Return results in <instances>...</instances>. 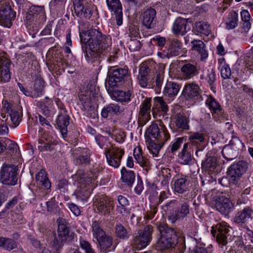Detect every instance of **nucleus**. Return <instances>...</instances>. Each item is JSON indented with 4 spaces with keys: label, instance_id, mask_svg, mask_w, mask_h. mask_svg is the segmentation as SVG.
Returning <instances> with one entry per match:
<instances>
[{
    "label": "nucleus",
    "instance_id": "obj_1",
    "mask_svg": "<svg viewBox=\"0 0 253 253\" xmlns=\"http://www.w3.org/2000/svg\"><path fill=\"white\" fill-rule=\"evenodd\" d=\"M81 42L84 43L83 51L87 60L104 55L111 45V38L95 29L83 31L80 34Z\"/></svg>",
    "mask_w": 253,
    "mask_h": 253
},
{
    "label": "nucleus",
    "instance_id": "obj_2",
    "mask_svg": "<svg viewBox=\"0 0 253 253\" xmlns=\"http://www.w3.org/2000/svg\"><path fill=\"white\" fill-rule=\"evenodd\" d=\"M73 178L80 184L75 193L76 198L82 201H86L94 188L92 184L94 180L93 174L88 172L85 173L83 170L80 169L73 176Z\"/></svg>",
    "mask_w": 253,
    "mask_h": 253
},
{
    "label": "nucleus",
    "instance_id": "obj_3",
    "mask_svg": "<svg viewBox=\"0 0 253 253\" xmlns=\"http://www.w3.org/2000/svg\"><path fill=\"white\" fill-rule=\"evenodd\" d=\"M157 227L160 233V237L157 242V247L163 250L174 248L178 243V237L176 231L164 223H159Z\"/></svg>",
    "mask_w": 253,
    "mask_h": 253
},
{
    "label": "nucleus",
    "instance_id": "obj_4",
    "mask_svg": "<svg viewBox=\"0 0 253 253\" xmlns=\"http://www.w3.org/2000/svg\"><path fill=\"white\" fill-rule=\"evenodd\" d=\"M249 167L248 163L244 160L239 161L232 164L227 169V177H222L219 183L224 186L228 180L229 185H236L243 175L247 171Z\"/></svg>",
    "mask_w": 253,
    "mask_h": 253
},
{
    "label": "nucleus",
    "instance_id": "obj_5",
    "mask_svg": "<svg viewBox=\"0 0 253 253\" xmlns=\"http://www.w3.org/2000/svg\"><path fill=\"white\" fill-rule=\"evenodd\" d=\"M3 108L8 113L5 119L9 126L14 127L18 126L22 117L21 107L6 100L3 103Z\"/></svg>",
    "mask_w": 253,
    "mask_h": 253
},
{
    "label": "nucleus",
    "instance_id": "obj_6",
    "mask_svg": "<svg viewBox=\"0 0 253 253\" xmlns=\"http://www.w3.org/2000/svg\"><path fill=\"white\" fill-rule=\"evenodd\" d=\"M153 228L152 225H148L143 229L138 230L134 237L132 242L133 248L140 250L147 247L152 240Z\"/></svg>",
    "mask_w": 253,
    "mask_h": 253
},
{
    "label": "nucleus",
    "instance_id": "obj_7",
    "mask_svg": "<svg viewBox=\"0 0 253 253\" xmlns=\"http://www.w3.org/2000/svg\"><path fill=\"white\" fill-rule=\"evenodd\" d=\"M17 170L15 165L4 164L0 171L1 183L7 185H16L18 180Z\"/></svg>",
    "mask_w": 253,
    "mask_h": 253
},
{
    "label": "nucleus",
    "instance_id": "obj_8",
    "mask_svg": "<svg viewBox=\"0 0 253 253\" xmlns=\"http://www.w3.org/2000/svg\"><path fill=\"white\" fill-rule=\"evenodd\" d=\"M145 135L146 139H155L158 142L167 141L170 138V134L167 128L165 126H162L160 129L156 123L152 124L147 128Z\"/></svg>",
    "mask_w": 253,
    "mask_h": 253
},
{
    "label": "nucleus",
    "instance_id": "obj_9",
    "mask_svg": "<svg viewBox=\"0 0 253 253\" xmlns=\"http://www.w3.org/2000/svg\"><path fill=\"white\" fill-rule=\"evenodd\" d=\"M104 154L108 165L114 168H118L121 165L125 150L121 147L114 146L111 148H106Z\"/></svg>",
    "mask_w": 253,
    "mask_h": 253
},
{
    "label": "nucleus",
    "instance_id": "obj_10",
    "mask_svg": "<svg viewBox=\"0 0 253 253\" xmlns=\"http://www.w3.org/2000/svg\"><path fill=\"white\" fill-rule=\"evenodd\" d=\"M11 61L6 53H0V83H8L11 78Z\"/></svg>",
    "mask_w": 253,
    "mask_h": 253
},
{
    "label": "nucleus",
    "instance_id": "obj_11",
    "mask_svg": "<svg viewBox=\"0 0 253 253\" xmlns=\"http://www.w3.org/2000/svg\"><path fill=\"white\" fill-rule=\"evenodd\" d=\"M58 224V238L62 241H70L74 238V233L70 229L69 223L64 218L59 217L56 220Z\"/></svg>",
    "mask_w": 253,
    "mask_h": 253
},
{
    "label": "nucleus",
    "instance_id": "obj_12",
    "mask_svg": "<svg viewBox=\"0 0 253 253\" xmlns=\"http://www.w3.org/2000/svg\"><path fill=\"white\" fill-rule=\"evenodd\" d=\"M214 206L217 211L224 215H227L234 208L231 201L224 196L216 197L214 201Z\"/></svg>",
    "mask_w": 253,
    "mask_h": 253
},
{
    "label": "nucleus",
    "instance_id": "obj_13",
    "mask_svg": "<svg viewBox=\"0 0 253 253\" xmlns=\"http://www.w3.org/2000/svg\"><path fill=\"white\" fill-rule=\"evenodd\" d=\"M74 164L84 167L90 163V151L87 148H78L72 153Z\"/></svg>",
    "mask_w": 253,
    "mask_h": 253
},
{
    "label": "nucleus",
    "instance_id": "obj_14",
    "mask_svg": "<svg viewBox=\"0 0 253 253\" xmlns=\"http://www.w3.org/2000/svg\"><path fill=\"white\" fill-rule=\"evenodd\" d=\"M94 205L101 213L109 214L114 207V202L106 195H101L96 198Z\"/></svg>",
    "mask_w": 253,
    "mask_h": 253
},
{
    "label": "nucleus",
    "instance_id": "obj_15",
    "mask_svg": "<svg viewBox=\"0 0 253 253\" xmlns=\"http://www.w3.org/2000/svg\"><path fill=\"white\" fill-rule=\"evenodd\" d=\"M86 0H73V6L76 16L81 19H89L91 11L88 8Z\"/></svg>",
    "mask_w": 253,
    "mask_h": 253
},
{
    "label": "nucleus",
    "instance_id": "obj_16",
    "mask_svg": "<svg viewBox=\"0 0 253 253\" xmlns=\"http://www.w3.org/2000/svg\"><path fill=\"white\" fill-rule=\"evenodd\" d=\"M16 12L12 10L9 5L2 7L0 9V25L9 28L12 25V21L14 20Z\"/></svg>",
    "mask_w": 253,
    "mask_h": 253
},
{
    "label": "nucleus",
    "instance_id": "obj_17",
    "mask_svg": "<svg viewBox=\"0 0 253 253\" xmlns=\"http://www.w3.org/2000/svg\"><path fill=\"white\" fill-rule=\"evenodd\" d=\"M128 74L127 70L118 68L113 71L108 79V84L111 87L118 86L122 84L125 77Z\"/></svg>",
    "mask_w": 253,
    "mask_h": 253
},
{
    "label": "nucleus",
    "instance_id": "obj_18",
    "mask_svg": "<svg viewBox=\"0 0 253 253\" xmlns=\"http://www.w3.org/2000/svg\"><path fill=\"white\" fill-rule=\"evenodd\" d=\"M180 73L184 80H190L199 74V68L196 63L185 62L181 65Z\"/></svg>",
    "mask_w": 253,
    "mask_h": 253
},
{
    "label": "nucleus",
    "instance_id": "obj_19",
    "mask_svg": "<svg viewBox=\"0 0 253 253\" xmlns=\"http://www.w3.org/2000/svg\"><path fill=\"white\" fill-rule=\"evenodd\" d=\"M229 230L227 223L222 222L217 224L215 227H212L211 234L216 237L217 241L223 245L226 243L227 234Z\"/></svg>",
    "mask_w": 253,
    "mask_h": 253
},
{
    "label": "nucleus",
    "instance_id": "obj_20",
    "mask_svg": "<svg viewBox=\"0 0 253 253\" xmlns=\"http://www.w3.org/2000/svg\"><path fill=\"white\" fill-rule=\"evenodd\" d=\"M182 43L177 39H172L169 41V47L167 53L158 52V55L161 58H169L179 55L181 53Z\"/></svg>",
    "mask_w": 253,
    "mask_h": 253
},
{
    "label": "nucleus",
    "instance_id": "obj_21",
    "mask_svg": "<svg viewBox=\"0 0 253 253\" xmlns=\"http://www.w3.org/2000/svg\"><path fill=\"white\" fill-rule=\"evenodd\" d=\"M151 98L146 97L141 104L138 118L141 124H145L151 119Z\"/></svg>",
    "mask_w": 253,
    "mask_h": 253
},
{
    "label": "nucleus",
    "instance_id": "obj_22",
    "mask_svg": "<svg viewBox=\"0 0 253 253\" xmlns=\"http://www.w3.org/2000/svg\"><path fill=\"white\" fill-rule=\"evenodd\" d=\"M190 213V206L188 203L182 204L173 213L169 216V219L172 223H175L178 219H183Z\"/></svg>",
    "mask_w": 253,
    "mask_h": 253
},
{
    "label": "nucleus",
    "instance_id": "obj_23",
    "mask_svg": "<svg viewBox=\"0 0 253 253\" xmlns=\"http://www.w3.org/2000/svg\"><path fill=\"white\" fill-rule=\"evenodd\" d=\"M201 93L200 86L195 82L186 84L182 91V95L186 99L198 96Z\"/></svg>",
    "mask_w": 253,
    "mask_h": 253
},
{
    "label": "nucleus",
    "instance_id": "obj_24",
    "mask_svg": "<svg viewBox=\"0 0 253 253\" xmlns=\"http://www.w3.org/2000/svg\"><path fill=\"white\" fill-rule=\"evenodd\" d=\"M101 252L106 253L114 250L116 246L113 245V238L112 236L106 234L97 241Z\"/></svg>",
    "mask_w": 253,
    "mask_h": 253
},
{
    "label": "nucleus",
    "instance_id": "obj_25",
    "mask_svg": "<svg viewBox=\"0 0 253 253\" xmlns=\"http://www.w3.org/2000/svg\"><path fill=\"white\" fill-rule=\"evenodd\" d=\"M69 117L66 114L64 110H63L58 115L57 125L64 138L67 136V126L69 124Z\"/></svg>",
    "mask_w": 253,
    "mask_h": 253
},
{
    "label": "nucleus",
    "instance_id": "obj_26",
    "mask_svg": "<svg viewBox=\"0 0 253 253\" xmlns=\"http://www.w3.org/2000/svg\"><path fill=\"white\" fill-rule=\"evenodd\" d=\"M133 156L136 162L146 171H148L150 168V162L143 156L142 150L140 146H137L134 149Z\"/></svg>",
    "mask_w": 253,
    "mask_h": 253
},
{
    "label": "nucleus",
    "instance_id": "obj_27",
    "mask_svg": "<svg viewBox=\"0 0 253 253\" xmlns=\"http://www.w3.org/2000/svg\"><path fill=\"white\" fill-rule=\"evenodd\" d=\"M109 93L113 100L120 102H127L130 100L131 94L119 89H109Z\"/></svg>",
    "mask_w": 253,
    "mask_h": 253
},
{
    "label": "nucleus",
    "instance_id": "obj_28",
    "mask_svg": "<svg viewBox=\"0 0 253 253\" xmlns=\"http://www.w3.org/2000/svg\"><path fill=\"white\" fill-rule=\"evenodd\" d=\"M189 184V178L186 175L178 176L174 183V191L178 193L182 194L188 190Z\"/></svg>",
    "mask_w": 253,
    "mask_h": 253
},
{
    "label": "nucleus",
    "instance_id": "obj_29",
    "mask_svg": "<svg viewBox=\"0 0 253 253\" xmlns=\"http://www.w3.org/2000/svg\"><path fill=\"white\" fill-rule=\"evenodd\" d=\"M180 87L179 84L168 82L165 86L163 94L170 99H173L178 93Z\"/></svg>",
    "mask_w": 253,
    "mask_h": 253
},
{
    "label": "nucleus",
    "instance_id": "obj_30",
    "mask_svg": "<svg viewBox=\"0 0 253 253\" xmlns=\"http://www.w3.org/2000/svg\"><path fill=\"white\" fill-rule=\"evenodd\" d=\"M206 104L209 108L214 118L216 116H222L223 111L219 103L211 96H209L206 101Z\"/></svg>",
    "mask_w": 253,
    "mask_h": 253
},
{
    "label": "nucleus",
    "instance_id": "obj_31",
    "mask_svg": "<svg viewBox=\"0 0 253 253\" xmlns=\"http://www.w3.org/2000/svg\"><path fill=\"white\" fill-rule=\"evenodd\" d=\"M156 14V11L153 8L147 9L142 14V24L147 29H151L154 27Z\"/></svg>",
    "mask_w": 253,
    "mask_h": 253
},
{
    "label": "nucleus",
    "instance_id": "obj_32",
    "mask_svg": "<svg viewBox=\"0 0 253 253\" xmlns=\"http://www.w3.org/2000/svg\"><path fill=\"white\" fill-rule=\"evenodd\" d=\"M187 20L184 18H177L173 24L172 29L175 35H184L189 30L187 29Z\"/></svg>",
    "mask_w": 253,
    "mask_h": 253
},
{
    "label": "nucleus",
    "instance_id": "obj_33",
    "mask_svg": "<svg viewBox=\"0 0 253 253\" xmlns=\"http://www.w3.org/2000/svg\"><path fill=\"white\" fill-rule=\"evenodd\" d=\"M175 126L183 130H188L190 128L189 119L184 114L177 113L174 116Z\"/></svg>",
    "mask_w": 253,
    "mask_h": 253
},
{
    "label": "nucleus",
    "instance_id": "obj_34",
    "mask_svg": "<svg viewBox=\"0 0 253 253\" xmlns=\"http://www.w3.org/2000/svg\"><path fill=\"white\" fill-rule=\"evenodd\" d=\"M150 71V69L145 64L141 65L139 68L137 80L139 84L142 87H145L148 84Z\"/></svg>",
    "mask_w": 253,
    "mask_h": 253
},
{
    "label": "nucleus",
    "instance_id": "obj_35",
    "mask_svg": "<svg viewBox=\"0 0 253 253\" xmlns=\"http://www.w3.org/2000/svg\"><path fill=\"white\" fill-rule=\"evenodd\" d=\"M122 112L120 106L117 104L111 103L103 108L101 111V116L107 118L109 116L118 115Z\"/></svg>",
    "mask_w": 253,
    "mask_h": 253
},
{
    "label": "nucleus",
    "instance_id": "obj_36",
    "mask_svg": "<svg viewBox=\"0 0 253 253\" xmlns=\"http://www.w3.org/2000/svg\"><path fill=\"white\" fill-rule=\"evenodd\" d=\"M191 43L192 44V49L200 55L201 60L208 57V51L205 48V44L201 40H194L191 42Z\"/></svg>",
    "mask_w": 253,
    "mask_h": 253
},
{
    "label": "nucleus",
    "instance_id": "obj_37",
    "mask_svg": "<svg viewBox=\"0 0 253 253\" xmlns=\"http://www.w3.org/2000/svg\"><path fill=\"white\" fill-rule=\"evenodd\" d=\"M91 95L90 91H86L85 93L82 92L79 95V99L82 102L84 108L87 111L94 110V107L91 101Z\"/></svg>",
    "mask_w": 253,
    "mask_h": 253
},
{
    "label": "nucleus",
    "instance_id": "obj_38",
    "mask_svg": "<svg viewBox=\"0 0 253 253\" xmlns=\"http://www.w3.org/2000/svg\"><path fill=\"white\" fill-rule=\"evenodd\" d=\"M189 144L184 143L181 151L178 154L179 162L182 165H190L192 161V156L190 152L187 151Z\"/></svg>",
    "mask_w": 253,
    "mask_h": 253
},
{
    "label": "nucleus",
    "instance_id": "obj_39",
    "mask_svg": "<svg viewBox=\"0 0 253 253\" xmlns=\"http://www.w3.org/2000/svg\"><path fill=\"white\" fill-rule=\"evenodd\" d=\"M253 214L252 209L249 207H246L240 213L237 214L234 218V221L238 224L246 222L249 219L252 217Z\"/></svg>",
    "mask_w": 253,
    "mask_h": 253
},
{
    "label": "nucleus",
    "instance_id": "obj_40",
    "mask_svg": "<svg viewBox=\"0 0 253 253\" xmlns=\"http://www.w3.org/2000/svg\"><path fill=\"white\" fill-rule=\"evenodd\" d=\"M168 110V106L162 97L157 96L154 98V104L152 109L153 113L161 111L163 113H167Z\"/></svg>",
    "mask_w": 253,
    "mask_h": 253
},
{
    "label": "nucleus",
    "instance_id": "obj_41",
    "mask_svg": "<svg viewBox=\"0 0 253 253\" xmlns=\"http://www.w3.org/2000/svg\"><path fill=\"white\" fill-rule=\"evenodd\" d=\"M36 179L38 183L41 185L45 190H48L50 188L51 183L44 170L41 169L37 173Z\"/></svg>",
    "mask_w": 253,
    "mask_h": 253
},
{
    "label": "nucleus",
    "instance_id": "obj_42",
    "mask_svg": "<svg viewBox=\"0 0 253 253\" xmlns=\"http://www.w3.org/2000/svg\"><path fill=\"white\" fill-rule=\"evenodd\" d=\"M146 142L147 147L150 153L153 154V156L156 157L158 155L160 150L166 141H162L161 142H158L159 143L157 144L152 140L146 139Z\"/></svg>",
    "mask_w": 253,
    "mask_h": 253
},
{
    "label": "nucleus",
    "instance_id": "obj_43",
    "mask_svg": "<svg viewBox=\"0 0 253 253\" xmlns=\"http://www.w3.org/2000/svg\"><path fill=\"white\" fill-rule=\"evenodd\" d=\"M91 232L93 238L95 239L96 241L106 234V232L101 227L100 223L96 220L92 222Z\"/></svg>",
    "mask_w": 253,
    "mask_h": 253
},
{
    "label": "nucleus",
    "instance_id": "obj_44",
    "mask_svg": "<svg viewBox=\"0 0 253 253\" xmlns=\"http://www.w3.org/2000/svg\"><path fill=\"white\" fill-rule=\"evenodd\" d=\"M122 179L123 182L129 186H131L135 180V174L132 170H127L123 167L121 170Z\"/></svg>",
    "mask_w": 253,
    "mask_h": 253
},
{
    "label": "nucleus",
    "instance_id": "obj_45",
    "mask_svg": "<svg viewBox=\"0 0 253 253\" xmlns=\"http://www.w3.org/2000/svg\"><path fill=\"white\" fill-rule=\"evenodd\" d=\"M44 82L41 79H36L35 81L33 90L32 91L33 97L36 98L43 94L44 92Z\"/></svg>",
    "mask_w": 253,
    "mask_h": 253
},
{
    "label": "nucleus",
    "instance_id": "obj_46",
    "mask_svg": "<svg viewBox=\"0 0 253 253\" xmlns=\"http://www.w3.org/2000/svg\"><path fill=\"white\" fill-rule=\"evenodd\" d=\"M238 14L235 11L230 12L227 17L226 21V28L228 30H232L238 26Z\"/></svg>",
    "mask_w": 253,
    "mask_h": 253
},
{
    "label": "nucleus",
    "instance_id": "obj_47",
    "mask_svg": "<svg viewBox=\"0 0 253 253\" xmlns=\"http://www.w3.org/2000/svg\"><path fill=\"white\" fill-rule=\"evenodd\" d=\"M189 144L193 146H198L201 143L204 142L205 140V135L200 132H196L192 133L189 136Z\"/></svg>",
    "mask_w": 253,
    "mask_h": 253
},
{
    "label": "nucleus",
    "instance_id": "obj_48",
    "mask_svg": "<svg viewBox=\"0 0 253 253\" xmlns=\"http://www.w3.org/2000/svg\"><path fill=\"white\" fill-rule=\"evenodd\" d=\"M186 230L189 235L197 242L201 240V237L198 233V225L195 222L189 223L186 226Z\"/></svg>",
    "mask_w": 253,
    "mask_h": 253
},
{
    "label": "nucleus",
    "instance_id": "obj_49",
    "mask_svg": "<svg viewBox=\"0 0 253 253\" xmlns=\"http://www.w3.org/2000/svg\"><path fill=\"white\" fill-rule=\"evenodd\" d=\"M196 31L202 34L208 36L211 32L210 25L207 22L200 21L195 24Z\"/></svg>",
    "mask_w": 253,
    "mask_h": 253
},
{
    "label": "nucleus",
    "instance_id": "obj_50",
    "mask_svg": "<svg viewBox=\"0 0 253 253\" xmlns=\"http://www.w3.org/2000/svg\"><path fill=\"white\" fill-rule=\"evenodd\" d=\"M29 10L38 21H40L41 19L44 18V8L43 6L32 5L29 8Z\"/></svg>",
    "mask_w": 253,
    "mask_h": 253
},
{
    "label": "nucleus",
    "instance_id": "obj_51",
    "mask_svg": "<svg viewBox=\"0 0 253 253\" xmlns=\"http://www.w3.org/2000/svg\"><path fill=\"white\" fill-rule=\"evenodd\" d=\"M185 141V139L183 137L176 138L174 141L171 142L169 147L168 148V152L174 153L178 150Z\"/></svg>",
    "mask_w": 253,
    "mask_h": 253
},
{
    "label": "nucleus",
    "instance_id": "obj_52",
    "mask_svg": "<svg viewBox=\"0 0 253 253\" xmlns=\"http://www.w3.org/2000/svg\"><path fill=\"white\" fill-rule=\"evenodd\" d=\"M107 6L109 10L115 12H121L122 6L120 0H106Z\"/></svg>",
    "mask_w": 253,
    "mask_h": 253
},
{
    "label": "nucleus",
    "instance_id": "obj_53",
    "mask_svg": "<svg viewBox=\"0 0 253 253\" xmlns=\"http://www.w3.org/2000/svg\"><path fill=\"white\" fill-rule=\"evenodd\" d=\"M216 159L214 157H209L202 163V168L206 170L212 171L216 166Z\"/></svg>",
    "mask_w": 253,
    "mask_h": 253
},
{
    "label": "nucleus",
    "instance_id": "obj_54",
    "mask_svg": "<svg viewBox=\"0 0 253 253\" xmlns=\"http://www.w3.org/2000/svg\"><path fill=\"white\" fill-rule=\"evenodd\" d=\"M66 241H62L56 237H54L50 243V247L53 253H60V251L63 246V243Z\"/></svg>",
    "mask_w": 253,
    "mask_h": 253
},
{
    "label": "nucleus",
    "instance_id": "obj_55",
    "mask_svg": "<svg viewBox=\"0 0 253 253\" xmlns=\"http://www.w3.org/2000/svg\"><path fill=\"white\" fill-rule=\"evenodd\" d=\"M115 234L118 238L124 240L129 237L126 229L121 224H116Z\"/></svg>",
    "mask_w": 253,
    "mask_h": 253
},
{
    "label": "nucleus",
    "instance_id": "obj_56",
    "mask_svg": "<svg viewBox=\"0 0 253 253\" xmlns=\"http://www.w3.org/2000/svg\"><path fill=\"white\" fill-rule=\"evenodd\" d=\"M222 154L223 157L227 161H231L235 158L236 155L234 154L231 146H226L224 147Z\"/></svg>",
    "mask_w": 253,
    "mask_h": 253
},
{
    "label": "nucleus",
    "instance_id": "obj_57",
    "mask_svg": "<svg viewBox=\"0 0 253 253\" xmlns=\"http://www.w3.org/2000/svg\"><path fill=\"white\" fill-rule=\"evenodd\" d=\"M1 122L0 124V135H5L7 134L8 132V124H7L5 121L6 118V112L5 113H1Z\"/></svg>",
    "mask_w": 253,
    "mask_h": 253
},
{
    "label": "nucleus",
    "instance_id": "obj_58",
    "mask_svg": "<svg viewBox=\"0 0 253 253\" xmlns=\"http://www.w3.org/2000/svg\"><path fill=\"white\" fill-rule=\"evenodd\" d=\"M206 81L208 83L211 88H213V84L215 81V73L213 69L211 70H208L207 75L205 77L203 76Z\"/></svg>",
    "mask_w": 253,
    "mask_h": 253
},
{
    "label": "nucleus",
    "instance_id": "obj_59",
    "mask_svg": "<svg viewBox=\"0 0 253 253\" xmlns=\"http://www.w3.org/2000/svg\"><path fill=\"white\" fill-rule=\"evenodd\" d=\"M3 247L6 250L11 251L17 248V244L11 239L4 238Z\"/></svg>",
    "mask_w": 253,
    "mask_h": 253
},
{
    "label": "nucleus",
    "instance_id": "obj_60",
    "mask_svg": "<svg viewBox=\"0 0 253 253\" xmlns=\"http://www.w3.org/2000/svg\"><path fill=\"white\" fill-rule=\"evenodd\" d=\"M80 245L82 249L85 253H96L92 248L91 244L86 240L80 239Z\"/></svg>",
    "mask_w": 253,
    "mask_h": 253
},
{
    "label": "nucleus",
    "instance_id": "obj_61",
    "mask_svg": "<svg viewBox=\"0 0 253 253\" xmlns=\"http://www.w3.org/2000/svg\"><path fill=\"white\" fill-rule=\"evenodd\" d=\"M128 44L129 49L131 51H138L142 46L140 42L137 39H131Z\"/></svg>",
    "mask_w": 253,
    "mask_h": 253
},
{
    "label": "nucleus",
    "instance_id": "obj_62",
    "mask_svg": "<svg viewBox=\"0 0 253 253\" xmlns=\"http://www.w3.org/2000/svg\"><path fill=\"white\" fill-rule=\"evenodd\" d=\"M39 143L41 145L38 146V149L41 151L50 150L53 149V145L48 142H44L42 139L39 140Z\"/></svg>",
    "mask_w": 253,
    "mask_h": 253
},
{
    "label": "nucleus",
    "instance_id": "obj_63",
    "mask_svg": "<svg viewBox=\"0 0 253 253\" xmlns=\"http://www.w3.org/2000/svg\"><path fill=\"white\" fill-rule=\"evenodd\" d=\"M221 77L224 79H229L231 76V69L228 64H225L221 68L220 70Z\"/></svg>",
    "mask_w": 253,
    "mask_h": 253
},
{
    "label": "nucleus",
    "instance_id": "obj_64",
    "mask_svg": "<svg viewBox=\"0 0 253 253\" xmlns=\"http://www.w3.org/2000/svg\"><path fill=\"white\" fill-rule=\"evenodd\" d=\"M46 206L47 211L54 214H57L59 212V207L52 201L47 202Z\"/></svg>",
    "mask_w": 253,
    "mask_h": 253
}]
</instances>
